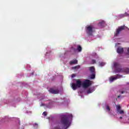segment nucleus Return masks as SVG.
Listing matches in <instances>:
<instances>
[{
	"label": "nucleus",
	"mask_w": 129,
	"mask_h": 129,
	"mask_svg": "<svg viewBox=\"0 0 129 129\" xmlns=\"http://www.w3.org/2000/svg\"><path fill=\"white\" fill-rule=\"evenodd\" d=\"M119 118H120V119H122V117L120 116V117H119Z\"/></svg>",
	"instance_id": "a878e982"
},
{
	"label": "nucleus",
	"mask_w": 129,
	"mask_h": 129,
	"mask_svg": "<svg viewBox=\"0 0 129 129\" xmlns=\"http://www.w3.org/2000/svg\"><path fill=\"white\" fill-rule=\"evenodd\" d=\"M89 70L91 73H95V69L94 67H91L89 68Z\"/></svg>",
	"instance_id": "9d476101"
},
{
	"label": "nucleus",
	"mask_w": 129,
	"mask_h": 129,
	"mask_svg": "<svg viewBox=\"0 0 129 129\" xmlns=\"http://www.w3.org/2000/svg\"><path fill=\"white\" fill-rule=\"evenodd\" d=\"M90 78H91V79H95V73H92V74L90 75Z\"/></svg>",
	"instance_id": "ddd939ff"
},
{
	"label": "nucleus",
	"mask_w": 129,
	"mask_h": 129,
	"mask_svg": "<svg viewBox=\"0 0 129 129\" xmlns=\"http://www.w3.org/2000/svg\"><path fill=\"white\" fill-rule=\"evenodd\" d=\"M82 85L84 88H87V87H89L91 85V82L89 80H85Z\"/></svg>",
	"instance_id": "f03ea898"
},
{
	"label": "nucleus",
	"mask_w": 129,
	"mask_h": 129,
	"mask_svg": "<svg viewBox=\"0 0 129 129\" xmlns=\"http://www.w3.org/2000/svg\"><path fill=\"white\" fill-rule=\"evenodd\" d=\"M114 67L115 68V70L116 72H121V69L118 68L119 67V64L117 62L114 63Z\"/></svg>",
	"instance_id": "423d86ee"
},
{
	"label": "nucleus",
	"mask_w": 129,
	"mask_h": 129,
	"mask_svg": "<svg viewBox=\"0 0 129 129\" xmlns=\"http://www.w3.org/2000/svg\"><path fill=\"white\" fill-rule=\"evenodd\" d=\"M105 64V63H104V62L100 63V66H104Z\"/></svg>",
	"instance_id": "aec40b11"
},
{
	"label": "nucleus",
	"mask_w": 129,
	"mask_h": 129,
	"mask_svg": "<svg viewBox=\"0 0 129 129\" xmlns=\"http://www.w3.org/2000/svg\"><path fill=\"white\" fill-rule=\"evenodd\" d=\"M127 52H128V53H129V48L127 49Z\"/></svg>",
	"instance_id": "cd10ccee"
},
{
	"label": "nucleus",
	"mask_w": 129,
	"mask_h": 129,
	"mask_svg": "<svg viewBox=\"0 0 129 129\" xmlns=\"http://www.w3.org/2000/svg\"><path fill=\"white\" fill-rule=\"evenodd\" d=\"M106 110H108V111H110V108H109V106H106Z\"/></svg>",
	"instance_id": "6ab92c4d"
},
{
	"label": "nucleus",
	"mask_w": 129,
	"mask_h": 129,
	"mask_svg": "<svg viewBox=\"0 0 129 129\" xmlns=\"http://www.w3.org/2000/svg\"><path fill=\"white\" fill-rule=\"evenodd\" d=\"M74 77H75V75L74 74H73L72 75V78H74Z\"/></svg>",
	"instance_id": "5701e85b"
},
{
	"label": "nucleus",
	"mask_w": 129,
	"mask_h": 129,
	"mask_svg": "<svg viewBox=\"0 0 129 129\" xmlns=\"http://www.w3.org/2000/svg\"><path fill=\"white\" fill-rule=\"evenodd\" d=\"M49 92H50V93H52V94H58V93H59V90H54L51 88L49 89Z\"/></svg>",
	"instance_id": "0eeeda50"
},
{
	"label": "nucleus",
	"mask_w": 129,
	"mask_h": 129,
	"mask_svg": "<svg viewBox=\"0 0 129 129\" xmlns=\"http://www.w3.org/2000/svg\"><path fill=\"white\" fill-rule=\"evenodd\" d=\"M126 27L124 25L121 26L119 27H118V29L116 30V33L115 34V36H117L118 35H119V33L121 32V31H123L124 29H125Z\"/></svg>",
	"instance_id": "7ed1b4c3"
},
{
	"label": "nucleus",
	"mask_w": 129,
	"mask_h": 129,
	"mask_svg": "<svg viewBox=\"0 0 129 129\" xmlns=\"http://www.w3.org/2000/svg\"><path fill=\"white\" fill-rule=\"evenodd\" d=\"M119 113L120 114H124V111L122 110H120L118 112H117V113Z\"/></svg>",
	"instance_id": "2eb2a0df"
},
{
	"label": "nucleus",
	"mask_w": 129,
	"mask_h": 129,
	"mask_svg": "<svg viewBox=\"0 0 129 129\" xmlns=\"http://www.w3.org/2000/svg\"><path fill=\"white\" fill-rule=\"evenodd\" d=\"M124 72L125 73H127V74H128L129 73V69H125L124 70Z\"/></svg>",
	"instance_id": "f3484780"
},
{
	"label": "nucleus",
	"mask_w": 129,
	"mask_h": 129,
	"mask_svg": "<svg viewBox=\"0 0 129 129\" xmlns=\"http://www.w3.org/2000/svg\"><path fill=\"white\" fill-rule=\"evenodd\" d=\"M98 26H99V27L103 28V27H104V26H105V21L102 20L98 24Z\"/></svg>",
	"instance_id": "6e6552de"
},
{
	"label": "nucleus",
	"mask_w": 129,
	"mask_h": 129,
	"mask_svg": "<svg viewBox=\"0 0 129 129\" xmlns=\"http://www.w3.org/2000/svg\"><path fill=\"white\" fill-rule=\"evenodd\" d=\"M82 86V82L79 80H76V84L72 83L71 87L73 90H76L77 88H80Z\"/></svg>",
	"instance_id": "f257e3e1"
},
{
	"label": "nucleus",
	"mask_w": 129,
	"mask_h": 129,
	"mask_svg": "<svg viewBox=\"0 0 129 129\" xmlns=\"http://www.w3.org/2000/svg\"><path fill=\"white\" fill-rule=\"evenodd\" d=\"M121 94H123L124 93V92L121 91Z\"/></svg>",
	"instance_id": "b1692460"
},
{
	"label": "nucleus",
	"mask_w": 129,
	"mask_h": 129,
	"mask_svg": "<svg viewBox=\"0 0 129 129\" xmlns=\"http://www.w3.org/2000/svg\"><path fill=\"white\" fill-rule=\"evenodd\" d=\"M78 63V60H77V59H75L70 62V65H73V64H77Z\"/></svg>",
	"instance_id": "9b49d317"
},
{
	"label": "nucleus",
	"mask_w": 129,
	"mask_h": 129,
	"mask_svg": "<svg viewBox=\"0 0 129 129\" xmlns=\"http://www.w3.org/2000/svg\"><path fill=\"white\" fill-rule=\"evenodd\" d=\"M96 63V60L95 59H92L91 61V64H95Z\"/></svg>",
	"instance_id": "a211bd4d"
},
{
	"label": "nucleus",
	"mask_w": 129,
	"mask_h": 129,
	"mask_svg": "<svg viewBox=\"0 0 129 129\" xmlns=\"http://www.w3.org/2000/svg\"><path fill=\"white\" fill-rule=\"evenodd\" d=\"M91 90L90 89H89L88 91H87V93L89 94V93H91Z\"/></svg>",
	"instance_id": "4be33fe9"
},
{
	"label": "nucleus",
	"mask_w": 129,
	"mask_h": 129,
	"mask_svg": "<svg viewBox=\"0 0 129 129\" xmlns=\"http://www.w3.org/2000/svg\"><path fill=\"white\" fill-rule=\"evenodd\" d=\"M116 108L117 109V112L118 111H119L120 110V109H121V107L120 106V105H117L116 106Z\"/></svg>",
	"instance_id": "f8f14e48"
},
{
	"label": "nucleus",
	"mask_w": 129,
	"mask_h": 129,
	"mask_svg": "<svg viewBox=\"0 0 129 129\" xmlns=\"http://www.w3.org/2000/svg\"><path fill=\"white\" fill-rule=\"evenodd\" d=\"M77 50L78 52H81V51H82V47H81V46L78 45Z\"/></svg>",
	"instance_id": "4468645a"
},
{
	"label": "nucleus",
	"mask_w": 129,
	"mask_h": 129,
	"mask_svg": "<svg viewBox=\"0 0 129 129\" xmlns=\"http://www.w3.org/2000/svg\"><path fill=\"white\" fill-rule=\"evenodd\" d=\"M117 52L118 54H121V53L123 52V48L121 47H118L117 49Z\"/></svg>",
	"instance_id": "1a4fd4ad"
},
{
	"label": "nucleus",
	"mask_w": 129,
	"mask_h": 129,
	"mask_svg": "<svg viewBox=\"0 0 129 129\" xmlns=\"http://www.w3.org/2000/svg\"><path fill=\"white\" fill-rule=\"evenodd\" d=\"M44 104H41V106H44Z\"/></svg>",
	"instance_id": "bb28decb"
},
{
	"label": "nucleus",
	"mask_w": 129,
	"mask_h": 129,
	"mask_svg": "<svg viewBox=\"0 0 129 129\" xmlns=\"http://www.w3.org/2000/svg\"><path fill=\"white\" fill-rule=\"evenodd\" d=\"M43 115H44V116H47V112H44L43 113Z\"/></svg>",
	"instance_id": "412c9836"
},
{
	"label": "nucleus",
	"mask_w": 129,
	"mask_h": 129,
	"mask_svg": "<svg viewBox=\"0 0 129 129\" xmlns=\"http://www.w3.org/2000/svg\"><path fill=\"white\" fill-rule=\"evenodd\" d=\"M34 75V73H32V75Z\"/></svg>",
	"instance_id": "c85d7f7f"
},
{
	"label": "nucleus",
	"mask_w": 129,
	"mask_h": 129,
	"mask_svg": "<svg viewBox=\"0 0 129 129\" xmlns=\"http://www.w3.org/2000/svg\"><path fill=\"white\" fill-rule=\"evenodd\" d=\"M93 33V28L91 26H89L87 27V34L89 36H92Z\"/></svg>",
	"instance_id": "20e7f679"
},
{
	"label": "nucleus",
	"mask_w": 129,
	"mask_h": 129,
	"mask_svg": "<svg viewBox=\"0 0 129 129\" xmlns=\"http://www.w3.org/2000/svg\"><path fill=\"white\" fill-rule=\"evenodd\" d=\"M120 77H121V76L119 75H116L115 77L111 76L109 78V81L110 82H113L114 80H117V79H119Z\"/></svg>",
	"instance_id": "39448f33"
},
{
	"label": "nucleus",
	"mask_w": 129,
	"mask_h": 129,
	"mask_svg": "<svg viewBox=\"0 0 129 129\" xmlns=\"http://www.w3.org/2000/svg\"><path fill=\"white\" fill-rule=\"evenodd\" d=\"M80 68V66H75V67H74L72 68V69H79Z\"/></svg>",
	"instance_id": "dca6fc26"
},
{
	"label": "nucleus",
	"mask_w": 129,
	"mask_h": 129,
	"mask_svg": "<svg viewBox=\"0 0 129 129\" xmlns=\"http://www.w3.org/2000/svg\"><path fill=\"white\" fill-rule=\"evenodd\" d=\"M120 96H121V95H119V96H118L117 98H119V97H120Z\"/></svg>",
	"instance_id": "393cba45"
}]
</instances>
